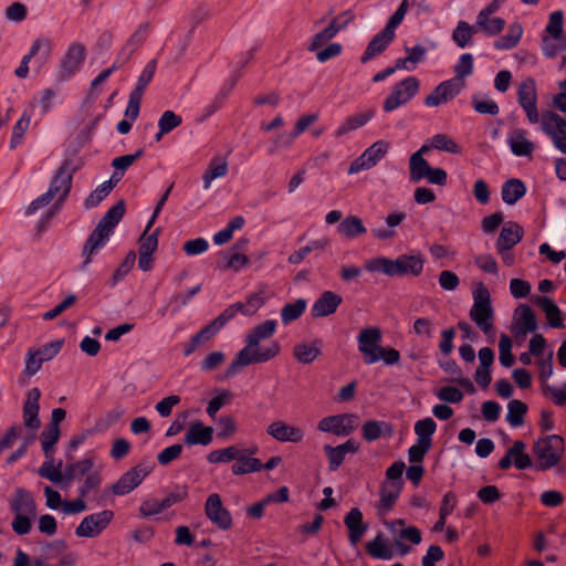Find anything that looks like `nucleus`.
Segmentation results:
<instances>
[{
    "label": "nucleus",
    "mask_w": 566,
    "mask_h": 566,
    "mask_svg": "<svg viewBox=\"0 0 566 566\" xmlns=\"http://www.w3.org/2000/svg\"><path fill=\"white\" fill-rule=\"evenodd\" d=\"M505 24L506 22L502 18H492L491 15L476 17V27L490 36L500 34L504 30Z\"/></svg>",
    "instance_id": "obj_47"
},
{
    "label": "nucleus",
    "mask_w": 566,
    "mask_h": 566,
    "mask_svg": "<svg viewBox=\"0 0 566 566\" xmlns=\"http://www.w3.org/2000/svg\"><path fill=\"white\" fill-rule=\"evenodd\" d=\"M517 101L524 109L530 123L535 124L539 120L537 108V91L536 83L532 77L524 80L517 91Z\"/></svg>",
    "instance_id": "obj_13"
},
{
    "label": "nucleus",
    "mask_w": 566,
    "mask_h": 566,
    "mask_svg": "<svg viewBox=\"0 0 566 566\" xmlns=\"http://www.w3.org/2000/svg\"><path fill=\"white\" fill-rule=\"evenodd\" d=\"M160 232V228H157L153 233H148V231H144L139 239V253L151 254L156 251L158 247V234Z\"/></svg>",
    "instance_id": "obj_62"
},
{
    "label": "nucleus",
    "mask_w": 566,
    "mask_h": 566,
    "mask_svg": "<svg viewBox=\"0 0 566 566\" xmlns=\"http://www.w3.org/2000/svg\"><path fill=\"white\" fill-rule=\"evenodd\" d=\"M322 339H314L311 344L298 343L293 347V357L303 365L312 364L322 354Z\"/></svg>",
    "instance_id": "obj_28"
},
{
    "label": "nucleus",
    "mask_w": 566,
    "mask_h": 566,
    "mask_svg": "<svg viewBox=\"0 0 566 566\" xmlns=\"http://www.w3.org/2000/svg\"><path fill=\"white\" fill-rule=\"evenodd\" d=\"M153 468L145 464H137L125 472L113 485L114 495L123 496L130 493L142 484L144 479L151 472Z\"/></svg>",
    "instance_id": "obj_12"
},
{
    "label": "nucleus",
    "mask_w": 566,
    "mask_h": 566,
    "mask_svg": "<svg viewBox=\"0 0 566 566\" xmlns=\"http://www.w3.org/2000/svg\"><path fill=\"white\" fill-rule=\"evenodd\" d=\"M390 144L379 139L369 146L358 158L352 161L348 174L354 175L375 167L388 153Z\"/></svg>",
    "instance_id": "obj_9"
},
{
    "label": "nucleus",
    "mask_w": 566,
    "mask_h": 566,
    "mask_svg": "<svg viewBox=\"0 0 566 566\" xmlns=\"http://www.w3.org/2000/svg\"><path fill=\"white\" fill-rule=\"evenodd\" d=\"M228 163L223 158H212L209 163L208 169L202 176L203 188L207 190L210 188L211 182L216 178L224 177L228 174Z\"/></svg>",
    "instance_id": "obj_39"
},
{
    "label": "nucleus",
    "mask_w": 566,
    "mask_h": 566,
    "mask_svg": "<svg viewBox=\"0 0 566 566\" xmlns=\"http://www.w3.org/2000/svg\"><path fill=\"white\" fill-rule=\"evenodd\" d=\"M403 488V482H387L380 488V500L377 504L378 514H387L395 505Z\"/></svg>",
    "instance_id": "obj_25"
},
{
    "label": "nucleus",
    "mask_w": 566,
    "mask_h": 566,
    "mask_svg": "<svg viewBox=\"0 0 566 566\" xmlns=\"http://www.w3.org/2000/svg\"><path fill=\"white\" fill-rule=\"evenodd\" d=\"M124 213H125V203L123 200H120L107 210V212L99 220L97 226H104V230L112 234L114 228L122 220Z\"/></svg>",
    "instance_id": "obj_43"
},
{
    "label": "nucleus",
    "mask_w": 566,
    "mask_h": 566,
    "mask_svg": "<svg viewBox=\"0 0 566 566\" xmlns=\"http://www.w3.org/2000/svg\"><path fill=\"white\" fill-rule=\"evenodd\" d=\"M524 237V229L514 221L506 222L500 232L495 248L496 250H512Z\"/></svg>",
    "instance_id": "obj_22"
},
{
    "label": "nucleus",
    "mask_w": 566,
    "mask_h": 566,
    "mask_svg": "<svg viewBox=\"0 0 566 566\" xmlns=\"http://www.w3.org/2000/svg\"><path fill=\"white\" fill-rule=\"evenodd\" d=\"M385 429L391 432V426L387 422L368 420L361 427L363 438L368 442L375 441L382 436Z\"/></svg>",
    "instance_id": "obj_50"
},
{
    "label": "nucleus",
    "mask_w": 566,
    "mask_h": 566,
    "mask_svg": "<svg viewBox=\"0 0 566 566\" xmlns=\"http://www.w3.org/2000/svg\"><path fill=\"white\" fill-rule=\"evenodd\" d=\"M60 428L48 426L41 433V446L44 452L45 459L54 458V446L60 439Z\"/></svg>",
    "instance_id": "obj_45"
},
{
    "label": "nucleus",
    "mask_w": 566,
    "mask_h": 566,
    "mask_svg": "<svg viewBox=\"0 0 566 566\" xmlns=\"http://www.w3.org/2000/svg\"><path fill=\"white\" fill-rule=\"evenodd\" d=\"M535 303L543 310L551 327H564L559 307L547 296H537Z\"/></svg>",
    "instance_id": "obj_35"
},
{
    "label": "nucleus",
    "mask_w": 566,
    "mask_h": 566,
    "mask_svg": "<svg viewBox=\"0 0 566 566\" xmlns=\"http://www.w3.org/2000/svg\"><path fill=\"white\" fill-rule=\"evenodd\" d=\"M507 144L511 151L518 157L531 156L535 149L534 143L527 139V133L522 128L513 129L509 134Z\"/></svg>",
    "instance_id": "obj_27"
},
{
    "label": "nucleus",
    "mask_w": 566,
    "mask_h": 566,
    "mask_svg": "<svg viewBox=\"0 0 566 566\" xmlns=\"http://www.w3.org/2000/svg\"><path fill=\"white\" fill-rule=\"evenodd\" d=\"M431 166L424 157L410 156L409 158V179L412 182H420L429 172Z\"/></svg>",
    "instance_id": "obj_44"
},
{
    "label": "nucleus",
    "mask_w": 566,
    "mask_h": 566,
    "mask_svg": "<svg viewBox=\"0 0 566 566\" xmlns=\"http://www.w3.org/2000/svg\"><path fill=\"white\" fill-rule=\"evenodd\" d=\"M306 306L307 302L304 298H297L292 303H286L281 308L282 324L286 326L298 319L305 313Z\"/></svg>",
    "instance_id": "obj_42"
},
{
    "label": "nucleus",
    "mask_w": 566,
    "mask_h": 566,
    "mask_svg": "<svg viewBox=\"0 0 566 566\" xmlns=\"http://www.w3.org/2000/svg\"><path fill=\"white\" fill-rule=\"evenodd\" d=\"M248 244H249V240L245 238L239 239L233 244V247L231 248V250L229 251L228 256H227V264H226L227 269H231L235 272H239L249 263V259L244 254V251L247 250Z\"/></svg>",
    "instance_id": "obj_32"
},
{
    "label": "nucleus",
    "mask_w": 566,
    "mask_h": 566,
    "mask_svg": "<svg viewBox=\"0 0 566 566\" xmlns=\"http://www.w3.org/2000/svg\"><path fill=\"white\" fill-rule=\"evenodd\" d=\"M420 88V81L416 76H408L396 83L390 94L385 98L382 108L386 113H390L398 107L406 105Z\"/></svg>",
    "instance_id": "obj_6"
},
{
    "label": "nucleus",
    "mask_w": 566,
    "mask_h": 566,
    "mask_svg": "<svg viewBox=\"0 0 566 566\" xmlns=\"http://www.w3.org/2000/svg\"><path fill=\"white\" fill-rule=\"evenodd\" d=\"M323 450L328 461V469L336 471L343 464L348 453L354 454L359 451V444L354 439H348L337 447L325 444Z\"/></svg>",
    "instance_id": "obj_18"
},
{
    "label": "nucleus",
    "mask_w": 566,
    "mask_h": 566,
    "mask_svg": "<svg viewBox=\"0 0 566 566\" xmlns=\"http://www.w3.org/2000/svg\"><path fill=\"white\" fill-rule=\"evenodd\" d=\"M381 339L380 329L377 327L364 328L358 337V350L364 355V361L367 365L375 364L379 360L377 356L378 343Z\"/></svg>",
    "instance_id": "obj_14"
},
{
    "label": "nucleus",
    "mask_w": 566,
    "mask_h": 566,
    "mask_svg": "<svg viewBox=\"0 0 566 566\" xmlns=\"http://www.w3.org/2000/svg\"><path fill=\"white\" fill-rule=\"evenodd\" d=\"M276 331V322L266 319L254 326L245 337V346L239 350L231 364L226 370L227 377L235 376L241 368L253 364L266 363L275 358L281 350L277 342H271L265 347H260V343L271 338Z\"/></svg>",
    "instance_id": "obj_1"
},
{
    "label": "nucleus",
    "mask_w": 566,
    "mask_h": 566,
    "mask_svg": "<svg viewBox=\"0 0 566 566\" xmlns=\"http://www.w3.org/2000/svg\"><path fill=\"white\" fill-rule=\"evenodd\" d=\"M112 190V182H103L96 189H94L84 200L85 208L91 209L98 206L111 193Z\"/></svg>",
    "instance_id": "obj_57"
},
{
    "label": "nucleus",
    "mask_w": 566,
    "mask_h": 566,
    "mask_svg": "<svg viewBox=\"0 0 566 566\" xmlns=\"http://www.w3.org/2000/svg\"><path fill=\"white\" fill-rule=\"evenodd\" d=\"M31 123V113L24 112L12 128V135L9 142L10 149H15L23 143V136L29 129Z\"/></svg>",
    "instance_id": "obj_46"
},
{
    "label": "nucleus",
    "mask_w": 566,
    "mask_h": 566,
    "mask_svg": "<svg viewBox=\"0 0 566 566\" xmlns=\"http://www.w3.org/2000/svg\"><path fill=\"white\" fill-rule=\"evenodd\" d=\"M237 82L238 75H232L224 82V84L222 85L218 94L214 96L212 102L203 108V119L212 116L223 106L228 96L237 85Z\"/></svg>",
    "instance_id": "obj_33"
},
{
    "label": "nucleus",
    "mask_w": 566,
    "mask_h": 566,
    "mask_svg": "<svg viewBox=\"0 0 566 566\" xmlns=\"http://www.w3.org/2000/svg\"><path fill=\"white\" fill-rule=\"evenodd\" d=\"M563 117L553 111H546L542 114L541 129L551 138L555 137L560 129Z\"/></svg>",
    "instance_id": "obj_52"
},
{
    "label": "nucleus",
    "mask_w": 566,
    "mask_h": 566,
    "mask_svg": "<svg viewBox=\"0 0 566 566\" xmlns=\"http://www.w3.org/2000/svg\"><path fill=\"white\" fill-rule=\"evenodd\" d=\"M156 67H157L156 60H150L144 67L142 74L139 75V77L137 80L135 88L130 93L143 96L146 87L151 82V80L155 75Z\"/></svg>",
    "instance_id": "obj_54"
},
{
    "label": "nucleus",
    "mask_w": 566,
    "mask_h": 566,
    "mask_svg": "<svg viewBox=\"0 0 566 566\" xmlns=\"http://www.w3.org/2000/svg\"><path fill=\"white\" fill-rule=\"evenodd\" d=\"M527 412V406L521 400L513 399L507 405L506 421L512 427H520L524 423V417Z\"/></svg>",
    "instance_id": "obj_48"
},
{
    "label": "nucleus",
    "mask_w": 566,
    "mask_h": 566,
    "mask_svg": "<svg viewBox=\"0 0 566 566\" xmlns=\"http://www.w3.org/2000/svg\"><path fill=\"white\" fill-rule=\"evenodd\" d=\"M526 192L524 182L520 179H510L502 186V200L506 205H515Z\"/></svg>",
    "instance_id": "obj_36"
},
{
    "label": "nucleus",
    "mask_w": 566,
    "mask_h": 566,
    "mask_svg": "<svg viewBox=\"0 0 566 566\" xmlns=\"http://www.w3.org/2000/svg\"><path fill=\"white\" fill-rule=\"evenodd\" d=\"M40 398L41 391L39 388L34 387L28 391L27 399L23 403V422L24 426L32 431H36L41 426L39 419Z\"/></svg>",
    "instance_id": "obj_19"
},
{
    "label": "nucleus",
    "mask_w": 566,
    "mask_h": 566,
    "mask_svg": "<svg viewBox=\"0 0 566 566\" xmlns=\"http://www.w3.org/2000/svg\"><path fill=\"white\" fill-rule=\"evenodd\" d=\"M38 473L41 478L53 483H61L63 481L62 461H60L57 465H54L53 459H45L39 468Z\"/></svg>",
    "instance_id": "obj_53"
},
{
    "label": "nucleus",
    "mask_w": 566,
    "mask_h": 566,
    "mask_svg": "<svg viewBox=\"0 0 566 566\" xmlns=\"http://www.w3.org/2000/svg\"><path fill=\"white\" fill-rule=\"evenodd\" d=\"M424 259L420 254H401L396 260L385 256L374 258L366 262L365 269L388 276H419L423 271Z\"/></svg>",
    "instance_id": "obj_2"
},
{
    "label": "nucleus",
    "mask_w": 566,
    "mask_h": 566,
    "mask_svg": "<svg viewBox=\"0 0 566 566\" xmlns=\"http://www.w3.org/2000/svg\"><path fill=\"white\" fill-rule=\"evenodd\" d=\"M266 433L280 442L298 443L304 439V431L283 421H274L266 428Z\"/></svg>",
    "instance_id": "obj_21"
},
{
    "label": "nucleus",
    "mask_w": 566,
    "mask_h": 566,
    "mask_svg": "<svg viewBox=\"0 0 566 566\" xmlns=\"http://www.w3.org/2000/svg\"><path fill=\"white\" fill-rule=\"evenodd\" d=\"M74 170L72 160L64 159L51 180L48 192H51L53 198L59 196V203H62L71 191Z\"/></svg>",
    "instance_id": "obj_10"
},
{
    "label": "nucleus",
    "mask_w": 566,
    "mask_h": 566,
    "mask_svg": "<svg viewBox=\"0 0 566 566\" xmlns=\"http://www.w3.org/2000/svg\"><path fill=\"white\" fill-rule=\"evenodd\" d=\"M181 123V116L172 111H165L158 120V128L161 129V133H170L176 127L180 126Z\"/></svg>",
    "instance_id": "obj_63"
},
{
    "label": "nucleus",
    "mask_w": 566,
    "mask_h": 566,
    "mask_svg": "<svg viewBox=\"0 0 566 566\" xmlns=\"http://www.w3.org/2000/svg\"><path fill=\"white\" fill-rule=\"evenodd\" d=\"M10 511L14 514L11 523L17 535H27L32 528V520L36 516V503L30 491L18 488L9 499Z\"/></svg>",
    "instance_id": "obj_3"
},
{
    "label": "nucleus",
    "mask_w": 566,
    "mask_h": 566,
    "mask_svg": "<svg viewBox=\"0 0 566 566\" xmlns=\"http://www.w3.org/2000/svg\"><path fill=\"white\" fill-rule=\"evenodd\" d=\"M499 350L500 363L504 367H511L514 363V357L512 355V339L506 334H502L500 337Z\"/></svg>",
    "instance_id": "obj_61"
},
{
    "label": "nucleus",
    "mask_w": 566,
    "mask_h": 566,
    "mask_svg": "<svg viewBox=\"0 0 566 566\" xmlns=\"http://www.w3.org/2000/svg\"><path fill=\"white\" fill-rule=\"evenodd\" d=\"M337 231L342 237L355 239L358 235L365 234L367 229L360 218L356 216H348L340 221L337 227Z\"/></svg>",
    "instance_id": "obj_37"
},
{
    "label": "nucleus",
    "mask_w": 566,
    "mask_h": 566,
    "mask_svg": "<svg viewBox=\"0 0 566 566\" xmlns=\"http://www.w3.org/2000/svg\"><path fill=\"white\" fill-rule=\"evenodd\" d=\"M564 439L558 434H549L538 439L533 446V452L539 470H549L557 465L564 454Z\"/></svg>",
    "instance_id": "obj_5"
},
{
    "label": "nucleus",
    "mask_w": 566,
    "mask_h": 566,
    "mask_svg": "<svg viewBox=\"0 0 566 566\" xmlns=\"http://www.w3.org/2000/svg\"><path fill=\"white\" fill-rule=\"evenodd\" d=\"M114 518L112 510H103L97 513L86 515L75 528L77 537L93 538L101 535Z\"/></svg>",
    "instance_id": "obj_8"
},
{
    "label": "nucleus",
    "mask_w": 566,
    "mask_h": 566,
    "mask_svg": "<svg viewBox=\"0 0 566 566\" xmlns=\"http://www.w3.org/2000/svg\"><path fill=\"white\" fill-rule=\"evenodd\" d=\"M51 42L46 38H39L36 39L31 48L28 54H25L21 63L28 64L34 56H39V60L42 63H44L51 55Z\"/></svg>",
    "instance_id": "obj_40"
},
{
    "label": "nucleus",
    "mask_w": 566,
    "mask_h": 566,
    "mask_svg": "<svg viewBox=\"0 0 566 566\" xmlns=\"http://www.w3.org/2000/svg\"><path fill=\"white\" fill-rule=\"evenodd\" d=\"M473 72V56L470 53H464L460 56L454 66L455 76L452 80H458L459 83H465V77Z\"/></svg>",
    "instance_id": "obj_56"
},
{
    "label": "nucleus",
    "mask_w": 566,
    "mask_h": 566,
    "mask_svg": "<svg viewBox=\"0 0 566 566\" xmlns=\"http://www.w3.org/2000/svg\"><path fill=\"white\" fill-rule=\"evenodd\" d=\"M469 316L484 335L490 336L493 333L494 311L491 295L482 284L473 292V305Z\"/></svg>",
    "instance_id": "obj_4"
},
{
    "label": "nucleus",
    "mask_w": 566,
    "mask_h": 566,
    "mask_svg": "<svg viewBox=\"0 0 566 566\" xmlns=\"http://www.w3.org/2000/svg\"><path fill=\"white\" fill-rule=\"evenodd\" d=\"M85 46L81 43H72L61 62L62 78L66 80L73 76L81 69L85 61Z\"/></svg>",
    "instance_id": "obj_17"
},
{
    "label": "nucleus",
    "mask_w": 566,
    "mask_h": 566,
    "mask_svg": "<svg viewBox=\"0 0 566 566\" xmlns=\"http://www.w3.org/2000/svg\"><path fill=\"white\" fill-rule=\"evenodd\" d=\"M464 87L465 83H459L458 80L450 78L443 81L424 98V104L428 107H436L440 104L448 103L458 96Z\"/></svg>",
    "instance_id": "obj_15"
},
{
    "label": "nucleus",
    "mask_w": 566,
    "mask_h": 566,
    "mask_svg": "<svg viewBox=\"0 0 566 566\" xmlns=\"http://www.w3.org/2000/svg\"><path fill=\"white\" fill-rule=\"evenodd\" d=\"M526 444L522 440H516L511 448L507 449L505 455L499 461L497 467L501 470H507L515 465L518 470H525L532 465L531 457L525 453Z\"/></svg>",
    "instance_id": "obj_16"
},
{
    "label": "nucleus",
    "mask_w": 566,
    "mask_h": 566,
    "mask_svg": "<svg viewBox=\"0 0 566 566\" xmlns=\"http://www.w3.org/2000/svg\"><path fill=\"white\" fill-rule=\"evenodd\" d=\"M187 496L188 486L186 484L175 485L174 489L163 500H160L161 506L167 510L172 505L185 501Z\"/></svg>",
    "instance_id": "obj_59"
},
{
    "label": "nucleus",
    "mask_w": 566,
    "mask_h": 566,
    "mask_svg": "<svg viewBox=\"0 0 566 566\" xmlns=\"http://www.w3.org/2000/svg\"><path fill=\"white\" fill-rule=\"evenodd\" d=\"M431 146L437 150L449 154H460L461 147L447 134H436L431 137Z\"/></svg>",
    "instance_id": "obj_55"
},
{
    "label": "nucleus",
    "mask_w": 566,
    "mask_h": 566,
    "mask_svg": "<svg viewBox=\"0 0 566 566\" xmlns=\"http://www.w3.org/2000/svg\"><path fill=\"white\" fill-rule=\"evenodd\" d=\"M415 433L417 434V440L424 442L427 444L432 446V436L437 430V423L430 417L418 420L415 423Z\"/></svg>",
    "instance_id": "obj_49"
},
{
    "label": "nucleus",
    "mask_w": 566,
    "mask_h": 566,
    "mask_svg": "<svg viewBox=\"0 0 566 566\" xmlns=\"http://www.w3.org/2000/svg\"><path fill=\"white\" fill-rule=\"evenodd\" d=\"M375 116V109L369 108L364 112L355 113L345 118V120L335 130L336 137H342L352 130L365 126Z\"/></svg>",
    "instance_id": "obj_30"
},
{
    "label": "nucleus",
    "mask_w": 566,
    "mask_h": 566,
    "mask_svg": "<svg viewBox=\"0 0 566 566\" xmlns=\"http://www.w3.org/2000/svg\"><path fill=\"white\" fill-rule=\"evenodd\" d=\"M102 483V475L99 471H93L86 475L83 484L78 488V495L87 497L91 493L96 492Z\"/></svg>",
    "instance_id": "obj_60"
},
{
    "label": "nucleus",
    "mask_w": 566,
    "mask_h": 566,
    "mask_svg": "<svg viewBox=\"0 0 566 566\" xmlns=\"http://www.w3.org/2000/svg\"><path fill=\"white\" fill-rule=\"evenodd\" d=\"M213 429L207 427L202 422H195L189 428L184 437V442L187 446H208L212 442Z\"/></svg>",
    "instance_id": "obj_29"
},
{
    "label": "nucleus",
    "mask_w": 566,
    "mask_h": 566,
    "mask_svg": "<svg viewBox=\"0 0 566 566\" xmlns=\"http://www.w3.org/2000/svg\"><path fill=\"white\" fill-rule=\"evenodd\" d=\"M258 448L254 447L249 450H240V457L235 459V462L231 467V471L234 475H243L252 472H259L263 469L261 461L256 458L249 457L256 453Z\"/></svg>",
    "instance_id": "obj_24"
},
{
    "label": "nucleus",
    "mask_w": 566,
    "mask_h": 566,
    "mask_svg": "<svg viewBox=\"0 0 566 566\" xmlns=\"http://www.w3.org/2000/svg\"><path fill=\"white\" fill-rule=\"evenodd\" d=\"M367 554L375 559L389 560L394 557L392 549L388 546L381 534L366 544Z\"/></svg>",
    "instance_id": "obj_41"
},
{
    "label": "nucleus",
    "mask_w": 566,
    "mask_h": 566,
    "mask_svg": "<svg viewBox=\"0 0 566 566\" xmlns=\"http://www.w3.org/2000/svg\"><path fill=\"white\" fill-rule=\"evenodd\" d=\"M472 36L473 28L465 21H460L452 33V40L460 48H465Z\"/></svg>",
    "instance_id": "obj_58"
},
{
    "label": "nucleus",
    "mask_w": 566,
    "mask_h": 566,
    "mask_svg": "<svg viewBox=\"0 0 566 566\" xmlns=\"http://www.w3.org/2000/svg\"><path fill=\"white\" fill-rule=\"evenodd\" d=\"M413 332L421 338L431 339L434 333V324L430 318L418 317L413 322Z\"/></svg>",
    "instance_id": "obj_64"
},
{
    "label": "nucleus",
    "mask_w": 566,
    "mask_h": 566,
    "mask_svg": "<svg viewBox=\"0 0 566 566\" xmlns=\"http://www.w3.org/2000/svg\"><path fill=\"white\" fill-rule=\"evenodd\" d=\"M358 424L359 419L357 415L339 413L321 419L317 423V429L338 437H347L358 428Z\"/></svg>",
    "instance_id": "obj_7"
},
{
    "label": "nucleus",
    "mask_w": 566,
    "mask_h": 566,
    "mask_svg": "<svg viewBox=\"0 0 566 566\" xmlns=\"http://www.w3.org/2000/svg\"><path fill=\"white\" fill-rule=\"evenodd\" d=\"M342 303L343 297L339 294L333 291H325L312 305L311 315L314 318L329 316L337 311Z\"/></svg>",
    "instance_id": "obj_20"
},
{
    "label": "nucleus",
    "mask_w": 566,
    "mask_h": 566,
    "mask_svg": "<svg viewBox=\"0 0 566 566\" xmlns=\"http://www.w3.org/2000/svg\"><path fill=\"white\" fill-rule=\"evenodd\" d=\"M109 235L111 233L104 230V226L95 227L83 248V255H85L84 264L91 262V256L106 244Z\"/></svg>",
    "instance_id": "obj_31"
},
{
    "label": "nucleus",
    "mask_w": 566,
    "mask_h": 566,
    "mask_svg": "<svg viewBox=\"0 0 566 566\" xmlns=\"http://www.w3.org/2000/svg\"><path fill=\"white\" fill-rule=\"evenodd\" d=\"M515 329L516 333L526 334L537 328V323L532 308L526 304H521L515 310Z\"/></svg>",
    "instance_id": "obj_34"
},
{
    "label": "nucleus",
    "mask_w": 566,
    "mask_h": 566,
    "mask_svg": "<svg viewBox=\"0 0 566 566\" xmlns=\"http://www.w3.org/2000/svg\"><path fill=\"white\" fill-rule=\"evenodd\" d=\"M395 33H389L386 29H382L377 33L371 41L368 43L364 54L360 56L361 63H367L377 55L381 54L388 45L392 42Z\"/></svg>",
    "instance_id": "obj_26"
},
{
    "label": "nucleus",
    "mask_w": 566,
    "mask_h": 566,
    "mask_svg": "<svg viewBox=\"0 0 566 566\" xmlns=\"http://www.w3.org/2000/svg\"><path fill=\"white\" fill-rule=\"evenodd\" d=\"M522 35H523L522 24L518 22H514V23L510 24L506 34L500 36L494 42V48L496 50H512L518 44Z\"/></svg>",
    "instance_id": "obj_38"
},
{
    "label": "nucleus",
    "mask_w": 566,
    "mask_h": 566,
    "mask_svg": "<svg viewBox=\"0 0 566 566\" xmlns=\"http://www.w3.org/2000/svg\"><path fill=\"white\" fill-rule=\"evenodd\" d=\"M205 514L207 518L219 530L228 531L232 527V515L222 504L221 496L218 493L210 494L205 503Z\"/></svg>",
    "instance_id": "obj_11"
},
{
    "label": "nucleus",
    "mask_w": 566,
    "mask_h": 566,
    "mask_svg": "<svg viewBox=\"0 0 566 566\" xmlns=\"http://www.w3.org/2000/svg\"><path fill=\"white\" fill-rule=\"evenodd\" d=\"M344 524L348 530V541L355 546L366 533L368 525L363 522V513L353 507L344 517Z\"/></svg>",
    "instance_id": "obj_23"
},
{
    "label": "nucleus",
    "mask_w": 566,
    "mask_h": 566,
    "mask_svg": "<svg viewBox=\"0 0 566 566\" xmlns=\"http://www.w3.org/2000/svg\"><path fill=\"white\" fill-rule=\"evenodd\" d=\"M240 450L237 444L211 451L207 460L210 463H229L240 457Z\"/></svg>",
    "instance_id": "obj_51"
}]
</instances>
